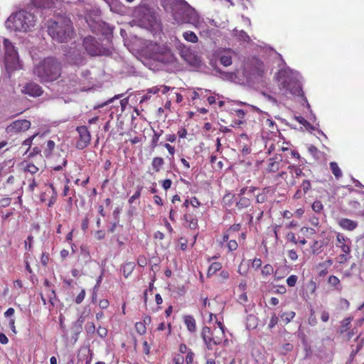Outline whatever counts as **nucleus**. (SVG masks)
Masks as SVG:
<instances>
[{"mask_svg":"<svg viewBox=\"0 0 364 364\" xmlns=\"http://www.w3.org/2000/svg\"><path fill=\"white\" fill-rule=\"evenodd\" d=\"M61 73V63L55 57L45 58L33 68L34 75L42 83L56 80L60 77Z\"/></svg>","mask_w":364,"mask_h":364,"instance_id":"obj_1","label":"nucleus"},{"mask_svg":"<svg viewBox=\"0 0 364 364\" xmlns=\"http://www.w3.org/2000/svg\"><path fill=\"white\" fill-rule=\"evenodd\" d=\"M48 33L53 40L64 43L70 40L74 34L73 22L67 16H58L48 21Z\"/></svg>","mask_w":364,"mask_h":364,"instance_id":"obj_2","label":"nucleus"},{"mask_svg":"<svg viewBox=\"0 0 364 364\" xmlns=\"http://www.w3.org/2000/svg\"><path fill=\"white\" fill-rule=\"evenodd\" d=\"M162 5L166 9H170L174 19L179 23L190 21L189 13L191 12L185 0H162Z\"/></svg>","mask_w":364,"mask_h":364,"instance_id":"obj_3","label":"nucleus"},{"mask_svg":"<svg viewBox=\"0 0 364 364\" xmlns=\"http://www.w3.org/2000/svg\"><path fill=\"white\" fill-rule=\"evenodd\" d=\"M277 79L279 89L282 95L287 96L289 94L299 95L301 92L299 81L286 70H280L277 74Z\"/></svg>","mask_w":364,"mask_h":364,"instance_id":"obj_4","label":"nucleus"},{"mask_svg":"<svg viewBox=\"0 0 364 364\" xmlns=\"http://www.w3.org/2000/svg\"><path fill=\"white\" fill-rule=\"evenodd\" d=\"M9 23L15 31L26 32L35 26L36 18L30 12L20 11L9 18Z\"/></svg>","mask_w":364,"mask_h":364,"instance_id":"obj_5","label":"nucleus"},{"mask_svg":"<svg viewBox=\"0 0 364 364\" xmlns=\"http://www.w3.org/2000/svg\"><path fill=\"white\" fill-rule=\"evenodd\" d=\"M201 336L208 350H212L213 346L220 345L223 342L224 346H228V339H224L225 333L224 330L211 329L210 327L204 326L202 328Z\"/></svg>","mask_w":364,"mask_h":364,"instance_id":"obj_6","label":"nucleus"},{"mask_svg":"<svg viewBox=\"0 0 364 364\" xmlns=\"http://www.w3.org/2000/svg\"><path fill=\"white\" fill-rule=\"evenodd\" d=\"M336 247L340 248L341 250V254L339 255V262L344 263L347 262L348 257L347 255L350 253L351 251V241L350 238L345 236L343 233L338 232L336 234Z\"/></svg>","mask_w":364,"mask_h":364,"instance_id":"obj_7","label":"nucleus"},{"mask_svg":"<svg viewBox=\"0 0 364 364\" xmlns=\"http://www.w3.org/2000/svg\"><path fill=\"white\" fill-rule=\"evenodd\" d=\"M5 47V64L8 68L16 69L18 65V53L13 44L8 40L4 41Z\"/></svg>","mask_w":364,"mask_h":364,"instance_id":"obj_8","label":"nucleus"},{"mask_svg":"<svg viewBox=\"0 0 364 364\" xmlns=\"http://www.w3.org/2000/svg\"><path fill=\"white\" fill-rule=\"evenodd\" d=\"M31 123L27 119H17L6 127V132L9 134H17L28 130Z\"/></svg>","mask_w":364,"mask_h":364,"instance_id":"obj_9","label":"nucleus"},{"mask_svg":"<svg viewBox=\"0 0 364 364\" xmlns=\"http://www.w3.org/2000/svg\"><path fill=\"white\" fill-rule=\"evenodd\" d=\"M76 130L79 134V138L76 142V147L80 150L84 149L90 144V132L86 126L77 127Z\"/></svg>","mask_w":364,"mask_h":364,"instance_id":"obj_10","label":"nucleus"},{"mask_svg":"<svg viewBox=\"0 0 364 364\" xmlns=\"http://www.w3.org/2000/svg\"><path fill=\"white\" fill-rule=\"evenodd\" d=\"M83 46L87 53L92 55H100L102 53L100 44L92 36H87L83 41Z\"/></svg>","mask_w":364,"mask_h":364,"instance_id":"obj_11","label":"nucleus"},{"mask_svg":"<svg viewBox=\"0 0 364 364\" xmlns=\"http://www.w3.org/2000/svg\"><path fill=\"white\" fill-rule=\"evenodd\" d=\"M215 53L220 63L225 67L230 66L232 64V56L235 54L232 49L223 48H218Z\"/></svg>","mask_w":364,"mask_h":364,"instance_id":"obj_12","label":"nucleus"},{"mask_svg":"<svg viewBox=\"0 0 364 364\" xmlns=\"http://www.w3.org/2000/svg\"><path fill=\"white\" fill-rule=\"evenodd\" d=\"M241 225L240 223L231 225L223 233L221 238L217 240L218 245L223 246L225 242L228 241L230 238L237 237V235L239 233Z\"/></svg>","mask_w":364,"mask_h":364,"instance_id":"obj_13","label":"nucleus"},{"mask_svg":"<svg viewBox=\"0 0 364 364\" xmlns=\"http://www.w3.org/2000/svg\"><path fill=\"white\" fill-rule=\"evenodd\" d=\"M282 162V157L281 155H275L274 157L268 159L267 162L266 171L267 173H276L277 172Z\"/></svg>","mask_w":364,"mask_h":364,"instance_id":"obj_14","label":"nucleus"},{"mask_svg":"<svg viewBox=\"0 0 364 364\" xmlns=\"http://www.w3.org/2000/svg\"><path fill=\"white\" fill-rule=\"evenodd\" d=\"M33 141H34L33 144L41 145L44 143V133L40 134L36 133L32 135L31 136L25 139L22 145L27 146V149L25 151V154L28 153V151L31 149V145L33 144Z\"/></svg>","mask_w":364,"mask_h":364,"instance_id":"obj_15","label":"nucleus"},{"mask_svg":"<svg viewBox=\"0 0 364 364\" xmlns=\"http://www.w3.org/2000/svg\"><path fill=\"white\" fill-rule=\"evenodd\" d=\"M184 225L189 228L191 230H196L198 227V218L194 214L193 211L188 210L183 215Z\"/></svg>","mask_w":364,"mask_h":364,"instance_id":"obj_16","label":"nucleus"},{"mask_svg":"<svg viewBox=\"0 0 364 364\" xmlns=\"http://www.w3.org/2000/svg\"><path fill=\"white\" fill-rule=\"evenodd\" d=\"M62 2L63 0H31L32 4L40 9H53Z\"/></svg>","mask_w":364,"mask_h":364,"instance_id":"obj_17","label":"nucleus"},{"mask_svg":"<svg viewBox=\"0 0 364 364\" xmlns=\"http://www.w3.org/2000/svg\"><path fill=\"white\" fill-rule=\"evenodd\" d=\"M23 92L29 96L36 97L43 94V89L35 82H28L23 87Z\"/></svg>","mask_w":364,"mask_h":364,"instance_id":"obj_18","label":"nucleus"},{"mask_svg":"<svg viewBox=\"0 0 364 364\" xmlns=\"http://www.w3.org/2000/svg\"><path fill=\"white\" fill-rule=\"evenodd\" d=\"M181 56L185 61H186L191 65L198 66L200 64L201 60L200 57L193 53L188 49L182 50Z\"/></svg>","mask_w":364,"mask_h":364,"instance_id":"obj_19","label":"nucleus"},{"mask_svg":"<svg viewBox=\"0 0 364 364\" xmlns=\"http://www.w3.org/2000/svg\"><path fill=\"white\" fill-rule=\"evenodd\" d=\"M252 66L250 72L252 75L262 76L264 73V65L262 60L258 58H252L250 61Z\"/></svg>","mask_w":364,"mask_h":364,"instance_id":"obj_20","label":"nucleus"},{"mask_svg":"<svg viewBox=\"0 0 364 364\" xmlns=\"http://www.w3.org/2000/svg\"><path fill=\"white\" fill-rule=\"evenodd\" d=\"M44 141V143L40 145L42 147V151L43 153V156L46 158H49L53 152L55 144L52 140L46 139L45 136Z\"/></svg>","mask_w":364,"mask_h":364,"instance_id":"obj_21","label":"nucleus"},{"mask_svg":"<svg viewBox=\"0 0 364 364\" xmlns=\"http://www.w3.org/2000/svg\"><path fill=\"white\" fill-rule=\"evenodd\" d=\"M338 225L343 230L353 231L358 227V223L355 220L343 218L338 222Z\"/></svg>","mask_w":364,"mask_h":364,"instance_id":"obj_22","label":"nucleus"},{"mask_svg":"<svg viewBox=\"0 0 364 364\" xmlns=\"http://www.w3.org/2000/svg\"><path fill=\"white\" fill-rule=\"evenodd\" d=\"M19 166L21 169L24 172L30 173L32 175L36 173L39 171V168L30 160H23L21 162Z\"/></svg>","mask_w":364,"mask_h":364,"instance_id":"obj_23","label":"nucleus"},{"mask_svg":"<svg viewBox=\"0 0 364 364\" xmlns=\"http://www.w3.org/2000/svg\"><path fill=\"white\" fill-rule=\"evenodd\" d=\"M183 322L191 333L196 332V321L191 315H186L183 316Z\"/></svg>","mask_w":364,"mask_h":364,"instance_id":"obj_24","label":"nucleus"},{"mask_svg":"<svg viewBox=\"0 0 364 364\" xmlns=\"http://www.w3.org/2000/svg\"><path fill=\"white\" fill-rule=\"evenodd\" d=\"M165 164V161L164 158L161 156H155L152 159L151 161V168L155 173H159L163 168V166Z\"/></svg>","mask_w":364,"mask_h":364,"instance_id":"obj_25","label":"nucleus"},{"mask_svg":"<svg viewBox=\"0 0 364 364\" xmlns=\"http://www.w3.org/2000/svg\"><path fill=\"white\" fill-rule=\"evenodd\" d=\"M252 210L253 211L252 213L249 215V217H250L249 223H252V222H253V214H255L257 222L259 223L263 217L264 210L259 206L258 207L253 206L252 208Z\"/></svg>","mask_w":364,"mask_h":364,"instance_id":"obj_26","label":"nucleus"},{"mask_svg":"<svg viewBox=\"0 0 364 364\" xmlns=\"http://www.w3.org/2000/svg\"><path fill=\"white\" fill-rule=\"evenodd\" d=\"M352 321H353V317H351V316H349V317L343 319L341 323V326L339 327L338 332L340 334H343V333L347 332L350 328Z\"/></svg>","mask_w":364,"mask_h":364,"instance_id":"obj_27","label":"nucleus"},{"mask_svg":"<svg viewBox=\"0 0 364 364\" xmlns=\"http://www.w3.org/2000/svg\"><path fill=\"white\" fill-rule=\"evenodd\" d=\"M251 205V200L245 196L240 197L239 200L236 202V208L239 210H242L248 208Z\"/></svg>","mask_w":364,"mask_h":364,"instance_id":"obj_28","label":"nucleus"},{"mask_svg":"<svg viewBox=\"0 0 364 364\" xmlns=\"http://www.w3.org/2000/svg\"><path fill=\"white\" fill-rule=\"evenodd\" d=\"M269 188L267 187L262 189V192L256 196V202L257 203H263L267 200Z\"/></svg>","mask_w":364,"mask_h":364,"instance_id":"obj_29","label":"nucleus"},{"mask_svg":"<svg viewBox=\"0 0 364 364\" xmlns=\"http://www.w3.org/2000/svg\"><path fill=\"white\" fill-rule=\"evenodd\" d=\"M183 37L187 42H190L192 43H196L198 41V36L193 31H191L183 32Z\"/></svg>","mask_w":364,"mask_h":364,"instance_id":"obj_30","label":"nucleus"},{"mask_svg":"<svg viewBox=\"0 0 364 364\" xmlns=\"http://www.w3.org/2000/svg\"><path fill=\"white\" fill-rule=\"evenodd\" d=\"M135 268V263L134 262H128L124 263L122 267L123 274L125 277H128Z\"/></svg>","mask_w":364,"mask_h":364,"instance_id":"obj_31","label":"nucleus"},{"mask_svg":"<svg viewBox=\"0 0 364 364\" xmlns=\"http://www.w3.org/2000/svg\"><path fill=\"white\" fill-rule=\"evenodd\" d=\"M48 193V194H51L52 196H51V198L49 200V203H48V206L50 207L52 206V205L53 204V203L55 202V196H56V192H55V188L53 186V184H50V188L49 189H48L45 193H44V195L42 196L41 197V200L43 201H45L46 200V198H44V196L46 194V193Z\"/></svg>","mask_w":364,"mask_h":364,"instance_id":"obj_32","label":"nucleus"},{"mask_svg":"<svg viewBox=\"0 0 364 364\" xmlns=\"http://www.w3.org/2000/svg\"><path fill=\"white\" fill-rule=\"evenodd\" d=\"M328 283L333 287L336 290L341 291L342 289L340 279L336 276L331 275L328 277Z\"/></svg>","mask_w":364,"mask_h":364,"instance_id":"obj_33","label":"nucleus"},{"mask_svg":"<svg viewBox=\"0 0 364 364\" xmlns=\"http://www.w3.org/2000/svg\"><path fill=\"white\" fill-rule=\"evenodd\" d=\"M222 269V264L219 262H213L208 267L207 275L208 277L215 274L218 271Z\"/></svg>","mask_w":364,"mask_h":364,"instance_id":"obj_34","label":"nucleus"},{"mask_svg":"<svg viewBox=\"0 0 364 364\" xmlns=\"http://www.w3.org/2000/svg\"><path fill=\"white\" fill-rule=\"evenodd\" d=\"M330 168L333 173V174L334 175V176L338 179L340 178L341 176H342V171L341 169L339 168L338 164L335 161H332L330 163Z\"/></svg>","mask_w":364,"mask_h":364,"instance_id":"obj_35","label":"nucleus"},{"mask_svg":"<svg viewBox=\"0 0 364 364\" xmlns=\"http://www.w3.org/2000/svg\"><path fill=\"white\" fill-rule=\"evenodd\" d=\"M235 197V194L232 193H226L223 198V203L225 206H231L234 203Z\"/></svg>","mask_w":364,"mask_h":364,"instance_id":"obj_36","label":"nucleus"},{"mask_svg":"<svg viewBox=\"0 0 364 364\" xmlns=\"http://www.w3.org/2000/svg\"><path fill=\"white\" fill-rule=\"evenodd\" d=\"M142 12L144 13V16L142 17L141 21H147L148 24L149 26H152L153 23L155 21V18L154 15L151 14L149 10L146 9H143Z\"/></svg>","mask_w":364,"mask_h":364,"instance_id":"obj_37","label":"nucleus"},{"mask_svg":"<svg viewBox=\"0 0 364 364\" xmlns=\"http://www.w3.org/2000/svg\"><path fill=\"white\" fill-rule=\"evenodd\" d=\"M236 237L230 238L228 241H225V243H227L226 247L229 252H233L236 250L238 247V244L235 240Z\"/></svg>","mask_w":364,"mask_h":364,"instance_id":"obj_38","label":"nucleus"},{"mask_svg":"<svg viewBox=\"0 0 364 364\" xmlns=\"http://www.w3.org/2000/svg\"><path fill=\"white\" fill-rule=\"evenodd\" d=\"M257 189V188L255 186L243 187L240 190L238 195L242 197L245 196V194H252Z\"/></svg>","mask_w":364,"mask_h":364,"instance_id":"obj_39","label":"nucleus"},{"mask_svg":"<svg viewBox=\"0 0 364 364\" xmlns=\"http://www.w3.org/2000/svg\"><path fill=\"white\" fill-rule=\"evenodd\" d=\"M162 133L163 130H160V132L154 131V135L151 141V146L152 148H155L158 146V142Z\"/></svg>","mask_w":364,"mask_h":364,"instance_id":"obj_40","label":"nucleus"},{"mask_svg":"<svg viewBox=\"0 0 364 364\" xmlns=\"http://www.w3.org/2000/svg\"><path fill=\"white\" fill-rule=\"evenodd\" d=\"M274 272L273 267L269 264H265L261 269V274L263 277H267L268 276H270Z\"/></svg>","mask_w":364,"mask_h":364,"instance_id":"obj_41","label":"nucleus"},{"mask_svg":"<svg viewBox=\"0 0 364 364\" xmlns=\"http://www.w3.org/2000/svg\"><path fill=\"white\" fill-rule=\"evenodd\" d=\"M321 247H322V246H321V243L317 240H314L313 242V244L311 246V252L314 255H318L322 251Z\"/></svg>","mask_w":364,"mask_h":364,"instance_id":"obj_42","label":"nucleus"},{"mask_svg":"<svg viewBox=\"0 0 364 364\" xmlns=\"http://www.w3.org/2000/svg\"><path fill=\"white\" fill-rule=\"evenodd\" d=\"M135 329H136V331L140 334V335H144L146 333V326L144 325V323L139 321V322H136L135 323Z\"/></svg>","mask_w":364,"mask_h":364,"instance_id":"obj_43","label":"nucleus"},{"mask_svg":"<svg viewBox=\"0 0 364 364\" xmlns=\"http://www.w3.org/2000/svg\"><path fill=\"white\" fill-rule=\"evenodd\" d=\"M295 315L294 311L285 312L282 314L281 318L287 323H289L295 317Z\"/></svg>","mask_w":364,"mask_h":364,"instance_id":"obj_44","label":"nucleus"},{"mask_svg":"<svg viewBox=\"0 0 364 364\" xmlns=\"http://www.w3.org/2000/svg\"><path fill=\"white\" fill-rule=\"evenodd\" d=\"M36 146L32 149L31 151L28 155V158L33 157L38 154H41L42 151V147L39 145L35 144Z\"/></svg>","mask_w":364,"mask_h":364,"instance_id":"obj_45","label":"nucleus"},{"mask_svg":"<svg viewBox=\"0 0 364 364\" xmlns=\"http://www.w3.org/2000/svg\"><path fill=\"white\" fill-rule=\"evenodd\" d=\"M47 296H48V301L53 306H54V301L56 299V295H55V290L49 289L48 290V292H47Z\"/></svg>","mask_w":364,"mask_h":364,"instance_id":"obj_46","label":"nucleus"},{"mask_svg":"<svg viewBox=\"0 0 364 364\" xmlns=\"http://www.w3.org/2000/svg\"><path fill=\"white\" fill-rule=\"evenodd\" d=\"M300 188L304 191V193H306L311 188L310 181L304 180L300 186Z\"/></svg>","mask_w":364,"mask_h":364,"instance_id":"obj_47","label":"nucleus"},{"mask_svg":"<svg viewBox=\"0 0 364 364\" xmlns=\"http://www.w3.org/2000/svg\"><path fill=\"white\" fill-rule=\"evenodd\" d=\"M301 232L305 236H311L316 234V230L311 228L303 227L301 228Z\"/></svg>","mask_w":364,"mask_h":364,"instance_id":"obj_48","label":"nucleus"},{"mask_svg":"<svg viewBox=\"0 0 364 364\" xmlns=\"http://www.w3.org/2000/svg\"><path fill=\"white\" fill-rule=\"evenodd\" d=\"M311 207L312 209L316 213H320L323 208L322 203L319 200H315L313 203Z\"/></svg>","mask_w":364,"mask_h":364,"instance_id":"obj_49","label":"nucleus"},{"mask_svg":"<svg viewBox=\"0 0 364 364\" xmlns=\"http://www.w3.org/2000/svg\"><path fill=\"white\" fill-rule=\"evenodd\" d=\"M297 279V276L292 274L287 279V284L289 287H293L296 285Z\"/></svg>","mask_w":364,"mask_h":364,"instance_id":"obj_50","label":"nucleus"},{"mask_svg":"<svg viewBox=\"0 0 364 364\" xmlns=\"http://www.w3.org/2000/svg\"><path fill=\"white\" fill-rule=\"evenodd\" d=\"M235 114L240 119L238 120V122H236L235 123L237 124H242L244 122L242 119L245 117V111L242 109H238L235 110Z\"/></svg>","mask_w":364,"mask_h":364,"instance_id":"obj_51","label":"nucleus"},{"mask_svg":"<svg viewBox=\"0 0 364 364\" xmlns=\"http://www.w3.org/2000/svg\"><path fill=\"white\" fill-rule=\"evenodd\" d=\"M95 325L93 322H87L85 325V331L89 334H93L95 331Z\"/></svg>","mask_w":364,"mask_h":364,"instance_id":"obj_52","label":"nucleus"},{"mask_svg":"<svg viewBox=\"0 0 364 364\" xmlns=\"http://www.w3.org/2000/svg\"><path fill=\"white\" fill-rule=\"evenodd\" d=\"M61 161H61V164H53V169L54 171H60V170H62V169H63V168L64 166H66V164H67V160L65 159V157H63Z\"/></svg>","mask_w":364,"mask_h":364,"instance_id":"obj_53","label":"nucleus"},{"mask_svg":"<svg viewBox=\"0 0 364 364\" xmlns=\"http://www.w3.org/2000/svg\"><path fill=\"white\" fill-rule=\"evenodd\" d=\"M286 240L287 241H289L291 242H292L293 244L294 245H296L298 244V240H296V236H295V234L292 232H289L287 235H286Z\"/></svg>","mask_w":364,"mask_h":364,"instance_id":"obj_54","label":"nucleus"},{"mask_svg":"<svg viewBox=\"0 0 364 364\" xmlns=\"http://www.w3.org/2000/svg\"><path fill=\"white\" fill-rule=\"evenodd\" d=\"M163 146L167 149L168 154L171 156L170 159H173L176 151L175 147L171 146L168 143L164 144Z\"/></svg>","mask_w":364,"mask_h":364,"instance_id":"obj_55","label":"nucleus"},{"mask_svg":"<svg viewBox=\"0 0 364 364\" xmlns=\"http://www.w3.org/2000/svg\"><path fill=\"white\" fill-rule=\"evenodd\" d=\"M193 358L194 353L191 349H189L185 358L186 364H191L193 362Z\"/></svg>","mask_w":364,"mask_h":364,"instance_id":"obj_56","label":"nucleus"},{"mask_svg":"<svg viewBox=\"0 0 364 364\" xmlns=\"http://www.w3.org/2000/svg\"><path fill=\"white\" fill-rule=\"evenodd\" d=\"M97 333L101 338H105L107 335V330L106 328L102 326H99L97 329Z\"/></svg>","mask_w":364,"mask_h":364,"instance_id":"obj_57","label":"nucleus"},{"mask_svg":"<svg viewBox=\"0 0 364 364\" xmlns=\"http://www.w3.org/2000/svg\"><path fill=\"white\" fill-rule=\"evenodd\" d=\"M85 296V291L84 289H82L81 291L77 294L75 298V303L80 304L82 302Z\"/></svg>","mask_w":364,"mask_h":364,"instance_id":"obj_58","label":"nucleus"},{"mask_svg":"<svg viewBox=\"0 0 364 364\" xmlns=\"http://www.w3.org/2000/svg\"><path fill=\"white\" fill-rule=\"evenodd\" d=\"M177 218L176 206L171 208L169 212V218L172 222H176Z\"/></svg>","mask_w":364,"mask_h":364,"instance_id":"obj_59","label":"nucleus"},{"mask_svg":"<svg viewBox=\"0 0 364 364\" xmlns=\"http://www.w3.org/2000/svg\"><path fill=\"white\" fill-rule=\"evenodd\" d=\"M287 256L292 261H295L298 259L297 253L294 250H289L287 252Z\"/></svg>","mask_w":364,"mask_h":364,"instance_id":"obj_60","label":"nucleus"},{"mask_svg":"<svg viewBox=\"0 0 364 364\" xmlns=\"http://www.w3.org/2000/svg\"><path fill=\"white\" fill-rule=\"evenodd\" d=\"M262 262L259 258H255L252 262V267L257 269L262 267Z\"/></svg>","mask_w":364,"mask_h":364,"instance_id":"obj_61","label":"nucleus"},{"mask_svg":"<svg viewBox=\"0 0 364 364\" xmlns=\"http://www.w3.org/2000/svg\"><path fill=\"white\" fill-rule=\"evenodd\" d=\"M278 318L275 314H273L270 318L269 323L268 324L269 328H272L274 327L278 323Z\"/></svg>","mask_w":364,"mask_h":364,"instance_id":"obj_62","label":"nucleus"},{"mask_svg":"<svg viewBox=\"0 0 364 364\" xmlns=\"http://www.w3.org/2000/svg\"><path fill=\"white\" fill-rule=\"evenodd\" d=\"M171 185H172V181L171 179H165V180L162 181V182H161V186L165 191H167L168 189H169L171 188Z\"/></svg>","mask_w":364,"mask_h":364,"instance_id":"obj_63","label":"nucleus"},{"mask_svg":"<svg viewBox=\"0 0 364 364\" xmlns=\"http://www.w3.org/2000/svg\"><path fill=\"white\" fill-rule=\"evenodd\" d=\"M173 360L175 364H182L184 362V358L181 354H177L174 356Z\"/></svg>","mask_w":364,"mask_h":364,"instance_id":"obj_64","label":"nucleus"}]
</instances>
